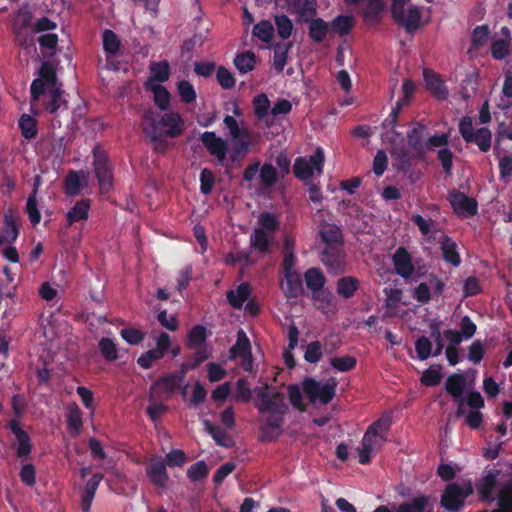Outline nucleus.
Here are the masks:
<instances>
[{
	"label": "nucleus",
	"instance_id": "7",
	"mask_svg": "<svg viewBox=\"0 0 512 512\" xmlns=\"http://www.w3.org/2000/svg\"><path fill=\"white\" fill-rule=\"evenodd\" d=\"M459 133L466 143H474L481 152H488L492 143V132L487 127L474 131L473 120L470 116H464L459 122Z\"/></svg>",
	"mask_w": 512,
	"mask_h": 512
},
{
	"label": "nucleus",
	"instance_id": "36",
	"mask_svg": "<svg viewBox=\"0 0 512 512\" xmlns=\"http://www.w3.org/2000/svg\"><path fill=\"white\" fill-rule=\"evenodd\" d=\"M466 380L464 375L460 373H454L450 375L445 382V390L453 398H461L465 389Z\"/></svg>",
	"mask_w": 512,
	"mask_h": 512
},
{
	"label": "nucleus",
	"instance_id": "27",
	"mask_svg": "<svg viewBox=\"0 0 512 512\" xmlns=\"http://www.w3.org/2000/svg\"><path fill=\"white\" fill-rule=\"evenodd\" d=\"M251 294V285L248 282H242L238 285L236 291L228 290L226 292V299L233 308L241 309Z\"/></svg>",
	"mask_w": 512,
	"mask_h": 512
},
{
	"label": "nucleus",
	"instance_id": "46",
	"mask_svg": "<svg viewBox=\"0 0 512 512\" xmlns=\"http://www.w3.org/2000/svg\"><path fill=\"white\" fill-rule=\"evenodd\" d=\"M256 64L255 54L251 51H246L236 55L234 58V65L241 73H247L254 69Z\"/></svg>",
	"mask_w": 512,
	"mask_h": 512
},
{
	"label": "nucleus",
	"instance_id": "59",
	"mask_svg": "<svg viewBox=\"0 0 512 512\" xmlns=\"http://www.w3.org/2000/svg\"><path fill=\"white\" fill-rule=\"evenodd\" d=\"M432 347V342L428 337H418L415 341V351L417 353L418 359L424 361L427 360L431 355H433Z\"/></svg>",
	"mask_w": 512,
	"mask_h": 512
},
{
	"label": "nucleus",
	"instance_id": "4",
	"mask_svg": "<svg viewBox=\"0 0 512 512\" xmlns=\"http://www.w3.org/2000/svg\"><path fill=\"white\" fill-rule=\"evenodd\" d=\"M93 166L100 192L109 193L114 184L113 166L106 151L99 146L93 149Z\"/></svg>",
	"mask_w": 512,
	"mask_h": 512
},
{
	"label": "nucleus",
	"instance_id": "54",
	"mask_svg": "<svg viewBox=\"0 0 512 512\" xmlns=\"http://www.w3.org/2000/svg\"><path fill=\"white\" fill-rule=\"evenodd\" d=\"M330 365L338 372H349L356 367L357 359L351 355L333 357L330 359Z\"/></svg>",
	"mask_w": 512,
	"mask_h": 512
},
{
	"label": "nucleus",
	"instance_id": "11",
	"mask_svg": "<svg viewBox=\"0 0 512 512\" xmlns=\"http://www.w3.org/2000/svg\"><path fill=\"white\" fill-rule=\"evenodd\" d=\"M145 474L153 486L159 489L167 487L169 475L163 457H151L145 464Z\"/></svg>",
	"mask_w": 512,
	"mask_h": 512
},
{
	"label": "nucleus",
	"instance_id": "24",
	"mask_svg": "<svg viewBox=\"0 0 512 512\" xmlns=\"http://www.w3.org/2000/svg\"><path fill=\"white\" fill-rule=\"evenodd\" d=\"M288 9L292 14L299 16V20L307 21L306 16H315L317 13L316 0H288Z\"/></svg>",
	"mask_w": 512,
	"mask_h": 512
},
{
	"label": "nucleus",
	"instance_id": "63",
	"mask_svg": "<svg viewBox=\"0 0 512 512\" xmlns=\"http://www.w3.org/2000/svg\"><path fill=\"white\" fill-rule=\"evenodd\" d=\"M208 467L204 461H198L192 464L187 470V477L195 482L205 479L208 476Z\"/></svg>",
	"mask_w": 512,
	"mask_h": 512
},
{
	"label": "nucleus",
	"instance_id": "60",
	"mask_svg": "<svg viewBox=\"0 0 512 512\" xmlns=\"http://www.w3.org/2000/svg\"><path fill=\"white\" fill-rule=\"evenodd\" d=\"M384 9L382 0H367L363 10V17L367 21H375Z\"/></svg>",
	"mask_w": 512,
	"mask_h": 512
},
{
	"label": "nucleus",
	"instance_id": "5",
	"mask_svg": "<svg viewBox=\"0 0 512 512\" xmlns=\"http://www.w3.org/2000/svg\"><path fill=\"white\" fill-rule=\"evenodd\" d=\"M410 0H392L391 15L397 24L404 27L408 33H414L421 25V10L417 6H411L405 10V5Z\"/></svg>",
	"mask_w": 512,
	"mask_h": 512
},
{
	"label": "nucleus",
	"instance_id": "47",
	"mask_svg": "<svg viewBox=\"0 0 512 512\" xmlns=\"http://www.w3.org/2000/svg\"><path fill=\"white\" fill-rule=\"evenodd\" d=\"M274 23L277 29V34L282 40H287L293 31V23L291 19L285 15H275L274 16Z\"/></svg>",
	"mask_w": 512,
	"mask_h": 512
},
{
	"label": "nucleus",
	"instance_id": "14",
	"mask_svg": "<svg viewBox=\"0 0 512 512\" xmlns=\"http://www.w3.org/2000/svg\"><path fill=\"white\" fill-rule=\"evenodd\" d=\"M200 140L208 152L218 162L223 163L227 155V143L213 131H205L201 134Z\"/></svg>",
	"mask_w": 512,
	"mask_h": 512
},
{
	"label": "nucleus",
	"instance_id": "51",
	"mask_svg": "<svg viewBox=\"0 0 512 512\" xmlns=\"http://www.w3.org/2000/svg\"><path fill=\"white\" fill-rule=\"evenodd\" d=\"M39 79H43L47 83V88L51 89L54 87L62 86L58 83L56 71L52 64L49 62H43L39 69Z\"/></svg>",
	"mask_w": 512,
	"mask_h": 512
},
{
	"label": "nucleus",
	"instance_id": "12",
	"mask_svg": "<svg viewBox=\"0 0 512 512\" xmlns=\"http://www.w3.org/2000/svg\"><path fill=\"white\" fill-rule=\"evenodd\" d=\"M322 263L334 273L344 271L346 264V253L343 244H326L320 253Z\"/></svg>",
	"mask_w": 512,
	"mask_h": 512
},
{
	"label": "nucleus",
	"instance_id": "30",
	"mask_svg": "<svg viewBox=\"0 0 512 512\" xmlns=\"http://www.w3.org/2000/svg\"><path fill=\"white\" fill-rule=\"evenodd\" d=\"M306 287L312 292V295L324 290L326 277L321 269L312 267L304 273Z\"/></svg>",
	"mask_w": 512,
	"mask_h": 512
},
{
	"label": "nucleus",
	"instance_id": "20",
	"mask_svg": "<svg viewBox=\"0 0 512 512\" xmlns=\"http://www.w3.org/2000/svg\"><path fill=\"white\" fill-rule=\"evenodd\" d=\"M64 91L62 86L48 89L44 99V109L50 114H54L61 109H68V101L63 98Z\"/></svg>",
	"mask_w": 512,
	"mask_h": 512
},
{
	"label": "nucleus",
	"instance_id": "32",
	"mask_svg": "<svg viewBox=\"0 0 512 512\" xmlns=\"http://www.w3.org/2000/svg\"><path fill=\"white\" fill-rule=\"evenodd\" d=\"M359 287L360 282L356 277L344 276L337 280L336 291L339 296L349 299L354 296Z\"/></svg>",
	"mask_w": 512,
	"mask_h": 512
},
{
	"label": "nucleus",
	"instance_id": "18",
	"mask_svg": "<svg viewBox=\"0 0 512 512\" xmlns=\"http://www.w3.org/2000/svg\"><path fill=\"white\" fill-rule=\"evenodd\" d=\"M103 474L100 472L94 473L91 478L86 482L84 489L81 492L80 508L82 512H89L92 502L94 500L96 491L103 480Z\"/></svg>",
	"mask_w": 512,
	"mask_h": 512
},
{
	"label": "nucleus",
	"instance_id": "33",
	"mask_svg": "<svg viewBox=\"0 0 512 512\" xmlns=\"http://www.w3.org/2000/svg\"><path fill=\"white\" fill-rule=\"evenodd\" d=\"M150 74L147 86H152L151 82H166L170 77V65L166 60L159 62H151L150 66Z\"/></svg>",
	"mask_w": 512,
	"mask_h": 512
},
{
	"label": "nucleus",
	"instance_id": "62",
	"mask_svg": "<svg viewBox=\"0 0 512 512\" xmlns=\"http://www.w3.org/2000/svg\"><path fill=\"white\" fill-rule=\"evenodd\" d=\"M177 90L182 102L190 104L196 100L195 88L189 81H179L177 84Z\"/></svg>",
	"mask_w": 512,
	"mask_h": 512
},
{
	"label": "nucleus",
	"instance_id": "49",
	"mask_svg": "<svg viewBox=\"0 0 512 512\" xmlns=\"http://www.w3.org/2000/svg\"><path fill=\"white\" fill-rule=\"evenodd\" d=\"M252 247L259 252H267L270 246V240L262 228H255L250 237Z\"/></svg>",
	"mask_w": 512,
	"mask_h": 512
},
{
	"label": "nucleus",
	"instance_id": "42",
	"mask_svg": "<svg viewBox=\"0 0 512 512\" xmlns=\"http://www.w3.org/2000/svg\"><path fill=\"white\" fill-rule=\"evenodd\" d=\"M82 188L79 173L75 170H70L64 178V192L67 196H77Z\"/></svg>",
	"mask_w": 512,
	"mask_h": 512
},
{
	"label": "nucleus",
	"instance_id": "8",
	"mask_svg": "<svg viewBox=\"0 0 512 512\" xmlns=\"http://www.w3.org/2000/svg\"><path fill=\"white\" fill-rule=\"evenodd\" d=\"M325 162L324 151L321 147H317L312 155L306 157H297L293 165V174L300 181H308L314 175L323 173Z\"/></svg>",
	"mask_w": 512,
	"mask_h": 512
},
{
	"label": "nucleus",
	"instance_id": "19",
	"mask_svg": "<svg viewBox=\"0 0 512 512\" xmlns=\"http://www.w3.org/2000/svg\"><path fill=\"white\" fill-rule=\"evenodd\" d=\"M500 474L499 470L492 469L487 471L476 484L477 492L482 501L493 500V491L497 484V478Z\"/></svg>",
	"mask_w": 512,
	"mask_h": 512
},
{
	"label": "nucleus",
	"instance_id": "48",
	"mask_svg": "<svg viewBox=\"0 0 512 512\" xmlns=\"http://www.w3.org/2000/svg\"><path fill=\"white\" fill-rule=\"evenodd\" d=\"M149 89L153 92L155 105L161 110H167L171 98L168 90L161 84L149 86Z\"/></svg>",
	"mask_w": 512,
	"mask_h": 512
},
{
	"label": "nucleus",
	"instance_id": "17",
	"mask_svg": "<svg viewBox=\"0 0 512 512\" xmlns=\"http://www.w3.org/2000/svg\"><path fill=\"white\" fill-rule=\"evenodd\" d=\"M434 501L428 495H419L398 505L396 512H433Z\"/></svg>",
	"mask_w": 512,
	"mask_h": 512
},
{
	"label": "nucleus",
	"instance_id": "28",
	"mask_svg": "<svg viewBox=\"0 0 512 512\" xmlns=\"http://www.w3.org/2000/svg\"><path fill=\"white\" fill-rule=\"evenodd\" d=\"M319 236L325 244H344L343 233L334 223L323 222L319 226Z\"/></svg>",
	"mask_w": 512,
	"mask_h": 512
},
{
	"label": "nucleus",
	"instance_id": "35",
	"mask_svg": "<svg viewBox=\"0 0 512 512\" xmlns=\"http://www.w3.org/2000/svg\"><path fill=\"white\" fill-rule=\"evenodd\" d=\"M204 426L209 435L214 441L222 447L229 448L233 444V440L230 435L221 427L212 424L210 421H204Z\"/></svg>",
	"mask_w": 512,
	"mask_h": 512
},
{
	"label": "nucleus",
	"instance_id": "29",
	"mask_svg": "<svg viewBox=\"0 0 512 512\" xmlns=\"http://www.w3.org/2000/svg\"><path fill=\"white\" fill-rule=\"evenodd\" d=\"M229 353L231 359L240 357L246 360L252 357L250 340L243 330L238 331L236 343L230 348Z\"/></svg>",
	"mask_w": 512,
	"mask_h": 512
},
{
	"label": "nucleus",
	"instance_id": "44",
	"mask_svg": "<svg viewBox=\"0 0 512 512\" xmlns=\"http://www.w3.org/2000/svg\"><path fill=\"white\" fill-rule=\"evenodd\" d=\"M253 35L268 44L274 35V26L269 20H261L253 27Z\"/></svg>",
	"mask_w": 512,
	"mask_h": 512
},
{
	"label": "nucleus",
	"instance_id": "56",
	"mask_svg": "<svg viewBox=\"0 0 512 512\" xmlns=\"http://www.w3.org/2000/svg\"><path fill=\"white\" fill-rule=\"evenodd\" d=\"M312 299L318 303L317 308L322 310L324 313L335 308L333 295L328 290H322L319 293L313 294Z\"/></svg>",
	"mask_w": 512,
	"mask_h": 512
},
{
	"label": "nucleus",
	"instance_id": "1",
	"mask_svg": "<svg viewBox=\"0 0 512 512\" xmlns=\"http://www.w3.org/2000/svg\"><path fill=\"white\" fill-rule=\"evenodd\" d=\"M256 398L254 407L261 415L269 414L265 422L260 426V440L272 442L282 434L284 418L289 411L282 392L271 388L268 384L254 388Z\"/></svg>",
	"mask_w": 512,
	"mask_h": 512
},
{
	"label": "nucleus",
	"instance_id": "55",
	"mask_svg": "<svg viewBox=\"0 0 512 512\" xmlns=\"http://www.w3.org/2000/svg\"><path fill=\"white\" fill-rule=\"evenodd\" d=\"M259 178L263 186L272 187L278 180L277 169L270 163H265L260 168Z\"/></svg>",
	"mask_w": 512,
	"mask_h": 512
},
{
	"label": "nucleus",
	"instance_id": "26",
	"mask_svg": "<svg viewBox=\"0 0 512 512\" xmlns=\"http://www.w3.org/2000/svg\"><path fill=\"white\" fill-rule=\"evenodd\" d=\"M427 128L422 123H416V125L410 129L407 133V142L409 147L417 154V156L421 157L425 154V146L422 142L424 138V134Z\"/></svg>",
	"mask_w": 512,
	"mask_h": 512
},
{
	"label": "nucleus",
	"instance_id": "41",
	"mask_svg": "<svg viewBox=\"0 0 512 512\" xmlns=\"http://www.w3.org/2000/svg\"><path fill=\"white\" fill-rule=\"evenodd\" d=\"M103 50L108 56L115 55L121 46V42L117 34L110 30L105 29L102 34Z\"/></svg>",
	"mask_w": 512,
	"mask_h": 512
},
{
	"label": "nucleus",
	"instance_id": "3",
	"mask_svg": "<svg viewBox=\"0 0 512 512\" xmlns=\"http://www.w3.org/2000/svg\"><path fill=\"white\" fill-rule=\"evenodd\" d=\"M11 407L15 418L11 419L5 425V428L10 429V431L14 434L18 441V446L16 448V456L19 459H24L25 457L29 456L30 453L32 452L33 445L31 443V438L29 434L20 427L19 419L22 417L25 411L23 397L19 394L13 395L11 398Z\"/></svg>",
	"mask_w": 512,
	"mask_h": 512
},
{
	"label": "nucleus",
	"instance_id": "39",
	"mask_svg": "<svg viewBox=\"0 0 512 512\" xmlns=\"http://www.w3.org/2000/svg\"><path fill=\"white\" fill-rule=\"evenodd\" d=\"M2 234L3 238L8 242H15L19 236V227L16 218L11 213L4 214Z\"/></svg>",
	"mask_w": 512,
	"mask_h": 512
},
{
	"label": "nucleus",
	"instance_id": "10",
	"mask_svg": "<svg viewBox=\"0 0 512 512\" xmlns=\"http://www.w3.org/2000/svg\"><path fill=\"white\" fill-rule=\"evenodd\" d=\"M170 346V336L166 332H161L156 340V347L142 353L137 359V364L143 369H150L154 362L165 356Z\"/></svg>",
	"mask_w": 512,
	"mask_h": 512
},
{
	"label": "nucleus",
	"instance_id": "34",
	"mask_svg": "<svg viewBox=\"0 0 512 512\" xmlns=\"http://www.w3.org/2000/svg\"><path fill=\"white\" fill-rule=\"evenodd\" d=\"M292 46V42H279L274 45L273 66L278 73L283 72L287 64L288 53Z\"/></svg>",
	"mask_w": 512,
	"mask_h": 512
},
{
	"label": "nucleus",
	"instance_id": "64",
	"mask_svg": "<svg viewBox=\"0 0 512 512\" xmlns=\"http://www.w3.org/2000/svg\"><path fill=\"white\" fill-rule=\"evenodd\" d=\"M498 506L507 512H512V483L504 486L498 495Z\"/></svg>",
	"mask_w": 512,
	"mask_h": 512
},
{
	"label": "nucleus",
	"instance_id": "23",
	"mask_svg": "<svg viewBox=\"0 0 512 512\" xmlns=\"http://www.w3.org/2000/svg\"><path fill=\"white\" fill-rule=\"evenodd\" d=\"M439 244L444 261L458 267L461 264V256L458 252L457 243L451 237L445 235L441 238Z\"/></svg>",
	"mask_w": 512,
	"mask_h": 512
},
{
	"label": "nucleus",
	"instance_id": "2",
	"mask_svg": "<svg viewBox=\"0 0 512 512\" xmlns=\"http://www.w3.org/2000/svg\"><path fill=\"white\" fill-rule=\"evenodd\" d=\"M141 126L152 143L161 142L164 134L176 138L183 132V121L178 113L160 115L151 110L145 111Z\"/></svg>",
	"mask_w": 512,
	"mask_h": 512
},
{
	"label": "nucleus",
	"instance_id": "6",
	"mask_svg": "<svg viewBox=\"0 0 512 512\" xmlns=\"http://www.w3.org/2000/svg\"><path fill=\"white\" fill-rule=\"evenodd\" d=\"M337 385L338 382L333 377L324 384L315 378L306 377L302 382V389L311 403L318 400L321 404L326 405L335 397Z\"/></svg>",
	"mask_w": 512,
	"mask_h": 512
},
{
	"label": "nucleus",
	"instance_id": "22",
	"mask_svg": "<svg viewBox=\"0 0 512 512\" xmlns=\"http://www.w3.org/2000/svg\"><path fill=\"white\" fill-rule=\"evenodd\" d=\"M281 289L286 298H297L303 293V284L298 272L284 274V281L281 283Z\"/></svg>",
	"mask_w": 512,
	"mask_h": 512
},
{
	"label": "nucleus",
	"instance_id": "43",
	"mask_svg": "<svg viewBox=\"0 0 512 512\" xmlns=\"http://www.w3.org/2000/svg\"><path fill=\"white\" fill-rule=\"evenodd\" d=\"M19 128L22 136L27 140L34 139L38 134L37 121L28 114H23L20 117Z\"/></svg>",
	"mask_w": 512,
	"mask_h": 512
},
{
	"label": "nucleus",
	"instance_id": "61",
	"mask_svg": "<svg viewBox=\"0 0 512 512\" xmlns=\"http://www.w3.org/2000/svg\"><path fill=\"white\" fill-rule=\"evenodd\" d=\"M442 377L441 367H429L422 373L420 381L427 387H434L440 384Z\"/></svg>",
	"mask_w": 512,
	"mask_h": 512
},
{
	"label": "nucleus",
	"instance_id": "15",
	"mask_svg": "<svg viewBox=\"0 0 512 512\" xmlns=\"http://www.w3.org/2000/svg\"><path fill=\"white\" fill-rule=\"evenodd\" d=\"M394 270L396 274L404 279L410 278L415 270L412 257L405 247H399L392 257Z\"/></svg>",
	"mask_w": 512,
	"mask_h": 512
},
{
	"label": "nucleus",
	"instance_id": "57",
	"mask_svg": "<svg viewBox=\"0 0 512 512\" xmlns=\"http://www.w3.org/2000/svg\"><path fill=\"white\" fill-rule=\"evenodd\" d=\"M490 37V30L488 25L476 26L471 34L472 46L476 49L483 47L487 44Z\"/></svg>",
	"mask_w": 512,
	"mask_h": 512
},
{
	"label": "nucleus",
	"instance_id": "21",
	"mask_svg": "<svg viewBox=\"0 0 512 512\" xmlns=\"http://www.w3.org/2000/svg\"><path fill=\"white\" fill-rule=\"evenodd\" d=\"M423 76L427 89L431 92L432 96L439 100L447 99L448 90L437 73L425 69L423 71Z\"/></svg>",
	"mask_w": 512,
	"mask_h": 512
},
{
	"label": "nucleus",
	"instance_id": "52",
	"mask_svg": "<svg viewBox=\"0 0 512 512\" xmlns=\"http://www.w3.org/2000/svg\"><path fill=\"white\" fill-rule=\"evenodd\" d=\"M270 100L264 93L258 94L253 99L254 115L257 119L263 120L269 113Z\"/></svg>",
	"mask_w": 512,
	"mask_h": 512
},
{
	"label": "nucleus",
	"instance_id": "50",
	"mask_svg": "<svg viewBox=\"0 0 512 512\" xmlns=\"http://www.w3.org/2000/svg\"><path fill=\"white\" fill-rule=\"evenodd\" d=\"M98 347L103 358L109 362L118 359V350L116 344L111 338L103 337L98 343Z\"/></svg>",
	"mask_w": 512,
	"mask_h": 512
},
{
	"label": "nucleus",
	"instance_id": "25",
	"mask_svg": "<svg viewBox=\"0 0 512 512\" xmlns=\"http://www.w3.org/2000/svg\"><path fill=\"white\" fill-rule=\"evenodd\" d=\"M91 200L88 198L77 201L74 206L66 213L65 219L68 226L76 222L86 221L89 217Z\"/></svg>",
	"mask_w": 512,
	"mask_h": 512
},
{
	"label": "nucleus",
	"instance_id": "45",
	"mask_svg": "<svg viewBox=\"0 0 512 512\" xmlns=\"http://www.w3.org/2000/svg\"><path fill=\"white\" fill-rule=\"evenodd\" d=\"M252 145L251 138L240 137L239 139L234 140L229 158L232 162L239 161L242 157H244L248 152Z\"/></svg>",
	"mask_w": 512,
	"mask_h": 512
},
{
	"label": "nucleus",
	"instance_id": "38",
	"mask_svg": "<svg viewBox=\"0 0 512 512\" xmlns=\"http://www.w3.org/2000/svg\"><path fill=\"white\" fill-rule=\"evenodd\" d=\"M299 330L295 324L290 325L288 329V349L283 353V359L286 366L290 369L294 368L296 363L291 350L295 349L298 345Z\"/></svg>",
	"mask_w": 512,
	"mask_h": 512
},
{
	"label": "nucleus",
	"instance_id": "31",
	"mask_svg": "<svg viewBox=\"0 0 512 512\" xmlns=\"http://www.w3.org/2000/svg\"><path fill=\"white\" fill-rule=\"evenodd\" d=\"M207 338L208 332L206 327L200 324L195 325L188 332L186 339V347L188 349L209 347L208 345H206Z\"/></svg>",
	"mask_w": 512,
	"mask_h": 512
},
{
	"label": "nucleus",
	"instance_id": "13",
	"mask_svg": "<svg viewBox=\"0 0 512 512\" xmlns=\"http://www.w3.org/2000/svg\"><path fill=\"white\" fill-rule=\"evenodd\" d=\"M448 200L458 217L467 218L478 212V203L463 192L452 190L448 193Z\"/></svg>",
	"mask_w": 512,
	"mask_h": 512
},
{
	"label": "nucleus",
	"instance_id": "37",
	"mask_svg": "<svg viewBox=\"0 0 512 512\" xmlns=\"http://www.w3.org/2000/svg\"><path fill=\"white\" fill-rule=\"evenodd\" d=\"M329 31V24L322 18H313L309 21V37L315 43H321Z\"/></svg>",
	"mask_w": 512,
	"mask_h": 512
},
{
	"label": "nucleus",
	"instance_id": "53",
	"mask_svg": "<svg viewBox=\"0 0 512 512\" xmlns=\"http://www.w3.org/2000/svg\"><path fill=\"white\" fill-rule=\"evenodd\" d=\"M441 325H442V322L437 319H433L429 323L430 338H432L435 342V350L433 351V356H439L444 349V343H443L442 333H441Z\"/></svg>",
	"mask_w": 512,
	"mask_h": 512
},
{
	"label": "nucleus",
	"instance_id": "9",
	"mask_svg": "<svg viewBox=\"0 0 512 512\" xmlns=\"http://www.w3.org/2000/svg\"><path fill=\"white\" fill-rule=\"evenodd\" d=\"M473 487L470 482L465 486L454 482L446 486L441 496V506L449 512H458L464 505L465 499L472 494Z\"/></svg>",
	"mask_w": 512,
	"mask_h": 512
},
{
	"label": "nucleus",
	"instance_id": "16",
	"mask_svg": "<svg viewBox=\"0 0 512 512\" xmlns=\"http://www.w3.org/2000/svg\"><path fill=\"white\" fill-rule=\"evenodd\" d=\"M181 388V383L174 374L168 373L160 376L152 385L151 391L157 395H162L166 399L174 396L176 391Z\"/></svg>",
	"mask_w": 512,
	"mask_h": 512
},
{
	"label": "nucleus",
	"instance_id": "40",
	"mask_svg": "<svg viewBox=\"0 0 512 512\" xmlns=\"http://www.w3.org/2000/svg\"><path fill=\"white\" fill-rule=\"evenodd\" d=\"M353 25V17L349 15H338L330 23L331 30L340 36L348 35Z\"/></svg>",
	"mask_w": 512,
	"mask_h": 512
},
{
	"label": "nucleus",
	"instance_id": "58",
	"mask_svg": "<svg viewBox=\"0 0 512 512\" xmlns=\"http://www.w3.org/2000/svg\"><path fill=\"white\" fill-rule=\"evenodd\" d=\"M223 122L229 130L233 140L239 139L240 137L251 138L249 130L246 128L240 129L237 120L233 116L226 115Z\"/></svg>",
	"mask_w": 512,
	"mask_h": 512
}]
</instances>
